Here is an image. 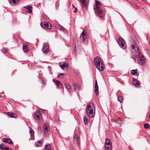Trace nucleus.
<instances>
[{
	"label": "nucleus",
	"instance_id": "31",
	"mask_svg": "<svg viewBox=\"0 0 150 150\" xmlns=\"http://www.w3.org/2000/svg\"><path fill=\"white\" fill-rule=\"evenodd\" d=\"M51 145L50 144L45 145V148L47 150H49L51 149Z\"/></svg>",
	"mask_w": 150,
	"mask_h": 150
},
{
	"label": "nucleus",
	"instance_id": "4",
	"mask_svg": "<svg viewBox=\"0 0 150 150\" xmlns=\"http://www.w3.org/2000/svg\"><path fill=\"white\" fill-rule=\"evenodd\" d=\"M94 62L96 67L100 71H103L105 68L104 62L99 57H96L94 59Z\"/></svg>",
	"mask_w": 150,
	"mask_h": 150
},
{
	"label": "nucleus",
	"instance_id": "19",
	"mask_svg": "<svg viewBox=\"0 0 150 150\" xmlns=\"http://www.w3.org/2000/svg\"><path fill=\"white\" fill-rule=\"evenodd\" d=\"M6 113L9 117L16 118V115L15 114L12 112H6Z\"/></svg>",
	"mask_w": 150,
	"mask_h": 150
},
{
	"label": "nucleus",
	"instance_id": "41",
	"mask_svg": "<svg viewBox=\"0 0 150 150\" xmlns=\"http://www.w3.org/2000/svg\"><path fill=\"white\" fill-rule=\"evenodd\" d=\"M149 118H150V114L149 115Z\"/></svg>",
	"mask_w": 150,
	"mask_h": 150
},
{
	"label": "nucleus",
	"instance_id": "6",
	"mask_svg": "<svg viewBox=\"0 0 150 150\" xmlns=\"http://www.w3.org/2000/svg\"><path fill=\"white\" fill-rule=\"evenodd\" d=\"M50 130L49 124L45 122L43 125V133L44 136L47 137L48 131Z\"/></svg>",
	"mask_w": 150,
	"mask_h": 150
},
{
	"label": "nucleus",
	"instance_id": "37",
	"mask_svg": "<svg viewBox=\"0 0 150 150\" xmlns=\"http://www.w3.org/2000/svg\"><path fill=\"white\" fill-rule=\"evenodd\" d=\"M42 141H38L37 142V143H39L40 144H41V143H42Z\"/></svg>",
	"mask_w": 150,
	"mask_h": 150
},
{
	"label": "nucleus",
	"instance_id": "2",
	"mask_svg": "<svg viewBox=\"0 0 150 150\" xmlns=\"http://www.w3.org/2000/svg\"><path fill=\"white\" fill-rule=\"evenodd\" d=\"M86 114L89 117L93 118L96 113L95 105L93 103H88L86 107Z\"/></svg>",
	"mask_w": 150,
	"mask_h": 150
},
{
	"label": "nucleus",
	"instance_id": "25",
	"mask_svg": "<svg viewBox=\"0 0 150 150\" xmlns=\"http://www.w3.org/2000/svg\"><path fill=\"white\" fill-rule=\"evenodd\" d=\"M19 0H10L9 2L11 4L13 5L18 3Z\"/></svg>",
	"mask_w": 150,
	"mask_h": 150
},
{
	"label": "nucleus",
	"instance_id": "24",
	"mask_svg": "<svg viewBox=\"0 0 150 150\" xmlns=\"http://www.w3.org/2000/svg\"><path fill=\"white\" fill-rule=\"evenodd\" d=\"M131 74L135 76H138L139 75V74L137 73V69H134L131 70Z\"/></svg>",
	"mask_w": 150,
	"mask_h": 150
},
{
	"label": "nucleus",
	"instance_id": "5",
	"mask_svg": "<svg viewBox=\"0 0 150 150\" xmlns=\"http://www.w3.org/2000/svg\"><path fill=\"white\" fill-rule=\"evenodd\" d=\"M117 42L119 46L123 49H125L127 45L125 41L122 38H119L117 40Z\"/></svg>",
	"mask_w": 150,
	"mask_h": 150
},
{
	"label": "nucleus",
	"instance_id": "13",
	"mask_svg": "<svg viewBox=\"0 0 150 150\" xmlns=\"http://www.w3.org/2000/svg\"><path fill=\"white\" fill-rule=\"evenodd\" d=\"M2 140L4 142L8 143L10 144H13V142L11 140L8 138H3L2 139Z\"/></svg>",
	"mask_w": 150,
	"mask_h": 150
},
{
	"label": "nucleus",
	"instance_id": "36",
	"mask_svg": "<svg viewBox=\"0 0 150 150\" xmlns=\"http://www.w3.org/2000/svg\"><path fill=\"white\" fill-rule=\"evenodd\" d=\"M64 75V74H63V73L60 74H59L58 76V77H60V76H63Z\"/></svg>",
	"mask_w": 150,
	"mask_h": 150
},
{
	"label": "nucleus",
	"instance_id": "10",
	"mask_svg": "<svg viewBox=\"0 0 150 150\" xmlns=\"http://www.w3.org/2000/svg\"><path fill=\"white\" fill-rule=\"evenodd\" d=\"M83 8L86 9L88 5V0H79Z\"/></svg>",
	"mask_w": 150,
	"mask_h": 150
},
{
	"label": "nucleus",
	"instance_id": "34",
	"mask_svg": "<svg viewBox=\"0 0 150 150\" xmlns=\"http://www.w3.org/2000/svg\"><path fill=\"white\" fill-rule=\"evenodd\" d=\"M144 127L145 128L148 129L149 128V125L148 123H146L144 125Z\"/></svg>",
	"mask_w": 150,
	"mask_h": 150
},
{
	"label": "nucleus",
	"instance_id": "18",
	"mask_svg": "<svg viewBox=\"0 0 150 150\" xmlns=\"http://www.w3.org/2000/svg\"><path fill=\"white\" fill-rule=\"evenodd\" d=\"M23 50L24 52H27L29 50V49L27 45L23 44Z\"/></svg>",
	"mask_w": 150,
	"mask_h": 150
},
{
	"label": "nucleus",
	"instance_id": "39",
	"mask_svg": "<svg viewBox=\"0 0 150 150\" xmlns=\"http://www.w3.org/2000/svg\"><path fill=\"white\" fill-rule=\"evenodd\" d=\"M36 147H39V146H40V145H37V144H36Z\"/></svg>",
	"mask_w": 150,
	"mask_h": 150
},
{
	"label": "nucleus",
	"instance_id": "27",
	"mask_svg": "<svg viewBox=\"0 0 150 150\" xmlns=\"http://www.w3.org/2000/svg\"><path fill=\"white\" fill-rule=\"evenodd\" d=\"M83 120L85 125H86L88 124V121L86 117L84 116L83 117Z\"/></svg>",
	"mask_w": 150,
	"mask_h": 150
},
{
	"label": "nucleus",
	"instance_id": "16",
	"mask_svg": "<svg viewBox=\"0 0 150 150\" xmlns=\"http://www.w3.org/2000/svg\"><path fill=\"white\" fill-rule=\"evenodd\" d=\"M108 146H112L111 142L110 139H106L105 144V147H107Z\"/></svg>",
	"mask_w": 150,
	"mask_h": 150
},
{
	"label": "nucleus",
	"instance_id": "12",
	"mask_svg": "<svg viewBox=\"0 0 150 150\" xmlns=\"http://www.w3.org/2000/svg\"><path fill=\"white\" fill-rule=\"evenodd\" d=\"M53 81L57 86L58 88H60L62 87V84L59 81L55 79H53Z\"/></svg>",
	"mask_w": 150,
	"mask_h": 150
},
{
	"label": "nucleus",
	"instance_id": "28",
	"mask_svg": "<svg viewBox=\"0 0 150 150\" xmlns=\"http://www.w3.org/2000/svg\"><path fill=\"white\" fill-rule=\"evenodd\" d=\"M65 86L66 88L68 90L70 89L71 88L70 85L68 83H66L65 84Z\"/></svg>",
	"mask_w": 150,
	"mask_h": 150
},
{
	"label": "nucleus",
	"instance_id": "40",
	"mask_svg": "<svg viewBox=\"0 0 150 150\" xmlns=\"http://www.w3.org/2000/svg\"><path fill=\"white\" fill-rule=\"evenodd\" d=\"M149 129H150V126H149Z\"/></svg>",
	"mask_w": 150,
	"mask_h": 150
},
{
	"label": "nucleus",
	"instance_id": "3",
	"mask_svg": "<svg viewBox=\"0 0 150 150\" xmlns=\"http://www.w3.org/2000/svg\"><path fill=\"white\" fill-rule=\"evenodd\" d=\"M96 4L94 6L93 9L94 12L97 16L99 18H102L104 16L105 12L101 8V5L100 3L95 0Z\"/></svg>",
	"mask_w": 150,
	"mask_h": 150
},
{
	"label": "nucleus",
	"instance_id": "1",
	"mask_svg": "<svg viewBox=\"0 0 150 150\" xmlns=\"http://www.w3.org/2000/svg\"><path fill=\"white\" fill-rule=\"evenodd\" d=\"M131 46L132 48V51L133 54H135L136 53L138 54V64L143 65L146 62V58L142 53L139 52V49L138 46L136 42L131 41L130 43Z\"/></svg>",
	"mask_w": 150,
	"mask_h": 150
},
{
	"label": "nucleus",
	"instance_id": "11",
	"mask_svg": "<svg viewBox=\"0 0 150 150\" xmlns=\"http://www.w3.org/2000/svg\"><path fill=\"white\" fill-rule=\"evenodd\" d=\"M74 140L75 143H76L79 145L80 142V140L78 134H75L74 138Z\"/></svg>",
	"mask_w": 150,
	"mask_h": 150
},
{
	"label": "nucleus",
	"instance_id": "33",
	"mask_svg": "<svg viewBox=\"0 0 150 150\" xmlns=\"http://www.w3.org/2000/svg\"><path fill=\"white\" fill-rule=\"evenodd\" d=\"M112 147H105V150H112Z\"/></svg>",
	"mask_w": 150,
	"mask_h": 150
},
{
	"label": "nucleus",
	"instance_id": "8",
	"mask_svg": "<svg viewBox=\"0 0 150 150\" xmlns=\"http://www.w3.org/2000/svg\"><path fill=\"white\" fill-rule=\"evenodd\" d=\"M40 26L42 28L48 29H51L52 28V26L51 24L47 22L42 23L40 24Z\"/></svg>",
	"mask_w": 150,
	"mask_h": 150
},
{
	"label": "nucleus",
	"instance_id": "20",
	"mask_svg": "<svg viewBox=\"0 0 150 150\" xmlns=\"http://www.w3.org/2000/svg\"><path fill=\"white\" fill-rule=\"evenodd\" d=\"M24 8L27 9L28 10V13H31L32 12V6L31 5H27L26 6H25L24 7Z\"/></svg>",
	"mask_w": 150,
	"mask_h": 150
},
{
	"label": "nucleus",
	"instance_id": "23",
	"mask_svg": "<svg viewBox=\"0 0 150 150\" xmlns=\"http://www.w3.org/2000/svg\"><path fill=\"white\" fill-rule=\"evenodd\" d=\"M74 88L76 91H79L80 90L81 88L80 86L77 84H74L73 85Z\"/></svg>",
	"mask_w": 150,
	"mask_h": 150
},
{
	"label": "nucleus",
	"instance_id": "35",
	"mask_svg": "<svg viewBox=\"0 0 150 150\" xmlns=\"http://www.w3.org/2000/svg\"><path fill=\"white\" fill-rule=\"evenodd\" d=\"M75 8V10L74 11V13H76V12H77V11H78V9H77V8H76V7Z\"/></svg>",
	"mask_w": 150,
	"mask_h": 150
},
{
	"label": "nucleus",
	"instance_id": "32",
	"mask_svg": "<svg viewBox=\"0 0 150 150\" xmlns=\"http://www.w3.org/2000/svg\"><path fill=\"white\" fill-rule=\"evenodd\" d=\"M1 50L3 53H5L7 52L8 51V50L7 48H4Z\"/></svg>",
	"mask_w": 150,
	"mask_h": 150
},
{
	"label": "nucleus",
	"instance_id": "30",
	"mask_svg": "<svg viewBox=\"0 0 150 150\" xmlns=\"http://www.w3.org/2000/svg\"><path fill=\"white\" fill-rule=\"evenodd\" d=\"M57 27L60 30H62L63 31L64 30V28L60 25H58L57 26Z\"/></svg>",
	"mask_w": 150,
	"mask_h": 150
},
{
	"label": "nucleus",
	"instance_id": "7",
	"mask_svg": "<svg viewBox=\"0 0 150 150\" xmlns=\"http://www.w3.org/2000/svg\"><path fill=\"white\" fill-rule=\"evenodd\" d=\"M42 109H40L34 113V117L35 120H40L42 118V115L40 113V112H42Z\"/></svg>",
	"mask_w": 150,
	"mask_h": 150
},
{
	"label": "nucleus",
	"instance_id": "17",
	"mask_svg": "<svg viewBox=\"0 0 150 150\" xmlns=\"http://www.w3.org/2000/svg\"><path fill=\"white\" fill-rule=\"evenodd\" d=\"M59 65L62 69H64L65 67H68V64L65 62L64 63L60 62L59 63Z\"/></svg>",
	"mask_w": 150,
	"mask_h": 150
},
{
	"label": "nucleus",
	"instance_id": "38",
	"mask_svg": "<svg viewBox=\"0 0 150 150\" xmlns=\"http://www.w3.org/2000/svg\"><path fill=\"white\" fill-rule=\"evenodd\" d=\"M42 129V127H38V129L39 130H40Z\"/></svg>",
	"mask_w": 150,
	"mask_h": 150
},
{
	"label": "nucleus",
	"instance_id": "9",
	"mask_svg": "<svg viewBox=\"0 0 150 150\" xmlns=\"http://www.w3.org/2000/svg\"><path fill=\"white\" fill-rule=\"evenodd\" d=\"M42 50L43 53L44 54H47L49 52V49L48 43H44Z\"/></svg>",
	"mask_w": 150,
	"mask_h": 150
},
{
	"label": "nucleus",
	"instance_id": "26",
	"mask_svg": "<svg viewBox=\"0 0 150 150\" xmlns=\"http://www.w3.org/2000/svg\"><path fill=\"white\" fill-rule=\"evenodd\" d=\"M29 128L30 129V138L32 139L33 137V135L34 134V131L31 129V127H29Z\"/></svg>",
	"mask_w": 150,
	"mask_h": 150
},
{
	"label": "nucleus",
	"instance_id": "14",
	"mask_svg": "<svg viewBox=\"0 0 150 150\" xmlns=\"http://www.w3.org/2000/svg\"><path fill=\"white\" fill-rule=\"evenodd\" d=\"M0 149L1 150H12L9 147H6V146L3 144H0Z\"/></svg>",
	"mask_w": 150,
	"mask_h": 150
},
{
	"label": "nucleus",
	"instance_id": "15",
	"mask_svg": "<svg viewBox=\"0 0 150 150\" xmlns=\"http://www.w3.org/2000/svg\"><path fill=\"white\" fill-rule=\"evenodd\" d=\"M87 38L86 33L83 31L81 33L80 38L83 41H84Z\"/></svg>",
	"mask_w": 150,
	"mask_h": 150
},
{
	"label": "nucleus",
	"instance_id": "21",
	"mask_svg": "<svg viewBox=\"0 0 150 150\" xmlns=\"http://www.w3.org/2000/svg\"><path fill=\"white\" fill-rule=\"evenodd\" d=\"M133 83L136 86L139 87L140 86V82L137 79H133Z\"/></svg>",
	"mask_w": 150,
	"mask_h": 150
},
{
	"label": "nucleus",
	"instance_id": "42",
	"mask_svg": "<svg viewBox=\"0 0 150 150\" xmlns=\"http://www.w3.org/2000/svg\"><path fill=\"white\" fill-rule=\"evenodd\" d=\"M73 7L74 8V5H73Z\"/></svg>",
	"mask_w": 150,
	"mask_h": 150
},
{
	"label": "nucleus",
	"instance_id": "29",
	"mask_svg": "<svg viewBox=\"0 0 150 150\" xmlns=\"http://www.w3.org/2000/svg\"><path fill=\"white\" fill-rule=\"evenodd\" d=\"M117 101L121 103L123 101L122 97L120 96H119L117 97Z\"/></svg>",
	"mask_w": 150,
	"mask_h": 150
},
{
	"label": "nucleus",
	"instance_id": "22",
	"mask_svg": "<svg viewBox=\"0 0 150 150\" xmlns=\"http://www.w3.org/2000/svg\"><path fill=\"white\" fill-rule=\"evenodd\" d=\"M95 92H96V95L98 96V86L97 84V81L96 80L95 81Z\"/></svg>",
	"mask_w": 150,
	"mask_h": 150
}]
</instances>
